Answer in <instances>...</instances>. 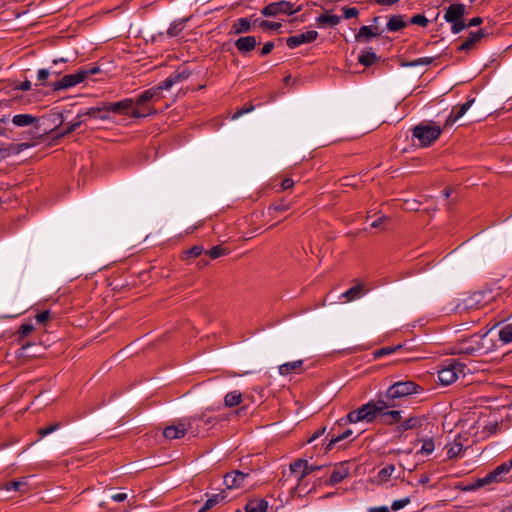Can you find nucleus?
I'll return each instance as SVG.
<instances>
[{"label":"nucleus","instance_id":"49","mask_svg":"<svg viewBox=\"0 0 512 512\" xmlns=\"http://www.w3.org/2000/svg\"><path fill=\"white\" fill-rule=\"evenodd\" d=\"M449 23L451 24V31L454 34H458L467 28V24L465 23L463 18L456 20L455 22H449Z\"/></svg>","mask_w":512,"mask_h":512},{"label":"nucleus","instance_id":"51","mask_svg":"<svg viewBox=\"0 0 512 512\" xmlns=\"http://www.w3.org/2000/svg\"><path fill=\"white\" fill-rule=\"evenodd\" d=\"M304 465H305V460L303 459H298L296 461H294L291 465H290V470L292 473H295V474H301L302 470H304Z\"/></svg>","mask_w":512,"mask_h":512},{"label":"nucleus","instance_id":"30","mask_svg":"<svg viewBox=\"0 0 512 512\" xmlns=\"http://www.w3.org/2000/svg\"><path fill=\"white\" fill-rule=\"evenodd\" d=\"M268 508V502L264 499H253L245 505L246 512H265Z\"/></svg>","mask_w":512,"mask_h":512},{"label":"nucleus","instance_id":"52","mask_svg":"<svg viewBox=\"0 0 512 512\" xmlns=\"http://www.w3.org/2000/svg\"><path fill=\"white\" fill-rule=\"evenodd\" d=\"M410 23L419 25L422 27H426L428 25L429 21L424 15L417 14V15H414L413 17H411Z\"/></svg>","mask_w":512,"mask_h":512},{"label":"nucleus","instance_id":"41","mask_svg":"<svg viewBox=\"0 0 512 512\" xmlns=\"http://www.w3.org/2000/svg\"><path fill=\"white\" fill-rule=\"evenodd\" d=\"M226 498L225 491H222L218 494H213L210 498L206 501V507L207 508H213L214 506L218 505L219 503L223 502Z\"/></svg>","mask_w":512,"mask_h":512},{"label":"nucleus","instance_id":"32","mask_svg":"<svg viewBox=\"0 0 512 512\" xmlns=\"http://www.w3.org/2000/svg\"><path fill=\"white\" fill-rule=\"evenodd\" d=\"M406 22L401 15L392 16L387 22V29L392 32L399 31L406 27Z\"/></svg>","mask_w":512,"mask_h":512},{"label":"nucleus","instance_id":"44","mask_svg":"<svg viewBox=\"0 0 512 512\" xmlns=\"http://www.w3.org/2000/svg\"><path fill=\"white\" fill-rule=\"evenodd\" d=\"M435 449L434 441L433 439H425L423 441L422 447L418 453L424 454V455H430Z\"/></svg>","mask_w":512,"mask_h":512},{"label":"nucleus","instance_id":"33","mask_svg":"<svg viewBox=\"0 0 512 512\" xmlns=\"http://www.w3.org/2000/svg\"><path fill=\"white\" fill-rule=\"evenodd\" d=\"M187 20L188 19H177L173 21L167 30V34L170 37L178 36L184 30Z\"/></svg>","mask_w":512,"mask_h":512},{"label":"nucleus","instance_id":"1","mask_svg":"<svg viewBox=\"0 0 512 512\" xmlns=\"http://www.w3.org/2000/svg\"><path fill=\"white\" fill-rule=\"evenodd\" d=\"M385 407L382 397H379L377 400H371L350 411L345 418L340 420V423H372L378 417V413L382 412Z\"/></svg>","mask_w":512,"mask_h":512},{"label":"nucleus","instance_id":"59","mask_svg":"<svg viewBox=\"0 0 512 512\" xmlns=\"http://www.w3.org/2000/svg\"><path fill=\"white\" fill-rule=\"evenodd\" d=\"M274 48V43L273 42H266L261 51H260V55L261 56H266L268 55Z\"/></svg>","mask_w":512,"mask_h":512},{"label":"nucleus","instance_id":"39","mask_svg":"<svg viewBox=\"0 0 512 512\" xmlns=\"http://www.w3.org/2000/svg\"><path fill=\"white\" fill-rule=\"evenodd\" d=\"M353 435V431L351 429H346L343 433L337 435V436H332L329 443L327 444L326 446V450H331L333 449L334 445L342 440H345L347 438H349L350 436Z\"/></svg>","mask_w":512,"mask_h":512},{"label":"nucleus","instance_id":"22","mask_svg":"<svg viewBox=\"0 0 512 512\" xmlns=\"http://www.w3.org/2000/svg\"><path fill=\"white\" fill-rule=\"evenodd\" d=\"M304 361L303 360H295L291 362L284 363L279 366V373L282 376H287L292 373L297 374L302 371Z\"/></svg>","mask_w":512,"mask_h":512},{"label":"nucleus","instance_id":"5","mask_svg":"<svg viewBox=\"0 0 512 512\" xmlns=\"http://www.w3.org/2000/svg\"><path fill=\"white\" fill-rule=\"evenodd\" d=\"M423 391V387L412 380L397 381L390 385L385 394L381 395L380 397L396 402L398 399H403L414 394H419Z\"/></svg>","mask_w":512,"mask_h":512},{"label":"nucleus","instance_id":"13","mask_svg":"<svg viewBox=\"0 0 512 512\" xmlns=\"http://www.w3.org/2000/svg\"><path fill=\"white\" fill-rule=\"evenodd\" d=\"M250 477V472L233 470L224 476V484L227 489H237L245 486V481Z\"/></svg>","mask_w":512,"mask_h":512},{"label":"nucleus","instance_id":"63","mask_svg":"<svg viewBox=\"0 0 512 512\" xmlns=\"http://www.w3.org/2000/svg\"><path fill=\"white\" fill-rule=\"evenodd\" d=\"M111 498L115 501V502H123L124 500L127 499V494L126 493H116V494H113L111 496Z\"/></svg>","mask_w":512,"mask_h":512},{"label":"nucleus","instance_id":"60","mask_svg":"<svg viewBox=\"0 0 512 512\" xmlns=\"http://www.w3.org/2000/svg\"><path fill=\"white\" fill-rule=\"evenodd\" d=\"M49 72L46 69H40L37 74V80L41 82V84L44 83V81L48 78Z\"/></svg>","mask_w":512,"mask_h":512},{"label":"nucleus","instance_id":"26","mask_svg":"<svg viewBox=\"0 0 512 512\" xmlns=\"http://www.w3.org/2000/svg\"><path fill=\"white\" fill-rule=\"evenodd\" d=\"M423 420L420 417H410L397 426V431L402 433L408 430L417 429L422 426Z\"/></svg>","mask_w":512,"mask_h":512},{"label":"nucleus","instance_id":"45","mask_svg":"<svg viewBox=\"0 0 512 512\" xmlns=\"http://www.w3.org/2000/svg\"><path fill=\"white\" fill-rule=\"evenodd\" d=\"M60 427H61V423L56 422V423L48 425L47 427L38 429V434L40 435V437H45V436L55 432L56 430H58Z\"/></svg>","mask_w":512,"mask_h":512},{"label":"nucleus","instance_id":"46","mask_svg":"<svg viewBox=\"0 0 512 512\" xmlns=\"http://www.w3.org/2000/svg\"><path fill=\"white\" fill-rule=\"evenodd\" d=\"M401 347H402L401 345L383 347L381 349L376 350L374 352V356H375V358H380L384 355H389V354L395 352L396 350L400 349Z\"/></svg>","mask_w":512,"mask_h":512},{"label":"nucleus","instance_id":"12","mask_svg":"<svg viewBox=\"0 0 512 512\" xmlns=\"http://www.w3.org/2000/svg\"><path fill=\"white\" fill-rule=\"evenodd\" d=\"M383 403L385 404V408L383 409L382 412L378 413V416H380L382 418V421L384 424L386 425H392V424H396V423H400L401 419H402V416H401V411L399 410H388L389 408H394L397 406V403L396 402H393V401H390V400H387L385 398H383Z\"/></svg>","mask_w":512,"mask_h":512},{"label":"nucleus","instance_id":"34","mask_svg":"<svg viewBox=\"0 0 512 512\" xmlns=\"http://www.w3.org/2000/svg\"><path fill=\"white\" fill-rule=\"evenodd\" d=\"M242 402V394L239 391H231L226 394L224 398V405L226 407H234Z\"/></svg>","mask_w":512,"mask_h":512},{"label":"nucleus","instance_id":"15","mask_svg":"<svg viewBox=\"0 0 512 512\" xmlns=\"http://www.w3.org/2000/svg\"><path fill=\"white\" fill-rule=\"evenodd\" d=\"M109 114L114 113L118 115H130L135 109L134 99L126 98L118 102H106Z\"/></svg>","mask_w":512,"mask_h":512},{"label":"nucleus","instance_id":"61","mask_svg":"<svg viewBox=\"0 0 512 512\" xmlns=\"http://www.w3.org/2000/svg\"><path fill=\"white\" fill-rule=\"evenodd\" d=\"M388 220V217L386 216H380L376 220H374L371 224V227L378 228L380 227L385 221Z\"/></svg>","mask_w":512,"mask_h":512},{"label":"nucleus","instance_id":"53","mask_svg":"<svg viewBox=\"0 0 512 512\" xmlns=\"http://www.w3.org/2000/svg\"><path fill=\"white\" fill-rule=\"evenodd\" d=\"M23 147H28L27 144H18L17 149L15 146H11L10 148H0V157H7L10 155V151L13 150L14 152L20 151Z\"/></svg>","mask_w":512,"mask_h":512},{"label":"nucleus","instance_id":"48","mask_svg":"<svg viewBox=\"0 0 512 512\" xmlns=\"http://www.w3.org/2000/svg\"><path fill=\"white\" fill-rule=\"evenodd\" d=\"M290 208H291L290 203H286L284 200H280V201L273 203L269 209L274 210L276 212H285V211L289 210Z\"/></svg>","mask_w":512,"mask_h":512},{"label":"nucleus","instance_id":"56","mask_svg":"<svg viewBox=\"0 0 512 512\" xmlns=\"http://www.w3.org/2000/svg\"><path fill=\"white\" fill-rule=\"evenodd\" d=\"M491 485L488 480H486V475L483 478H479L475 481V483L470 487L471 490L479 489L484 486Z\"/></svg>","mask_w":512,"mask_h":512},{"label":"nucleus","instance_id":"40","mask_svg":"<svg viewBox=\"0 0 512 512\" xmlns=\"http://www.w3.org/2000/svg\"><path fill=\"white\" fill-rule=\"evenodd\" d=\"M204 252V247L200 245H195L184 252L182 259L189 260L191 258L199 257Z\"/></svg>","mask_w":512,"mask_h":512},{"label":"nucleus","instance_id":"17","mask_svg":"<svg viewBox=\"0 0 512 512\" xmlns=\"http://www.w3.org/2000/svg\"><path fill=\"white\" fill-rule=\"evenodd\" d=\"M317 37L318 32L315 30H310L305 33L288 37L286 39V44L290 49H294L302 44L314 42Z\"/></svg>","mask_w":512,"mask_h":512},{"label":"nucleus","instance_id":"37","mask_svg":"<svg viewBox=\"0 0 512 512\" xmlns=\"http://www.w3.org/2000/svg\"><path fill=\"white\" fill-rule=\"evenodd\" d=\"M499 340L503 344H509L512 342V324H506L498 332Z\"/></svg>","mask_w":512,"mask_h":512},{"label":"nucleus","instance_id":"27","mask_svg":"<svg viewBox=\"0 0 512 512\" xmlns=\"http://www.w3.org/2000/svg\"><path fill=\"white\" fill-rule=\"evenodd\" d=\"M378 35H380V32L378 31L377 27L362 26L355 37L358 41H368L369 39Z\"/></svg>","mask_w":512,"mask_h":512},{"label":"nucleus","instance_id":"11","mask_svg":"<svg viewBox=\"0 0 512 512\" xmlns=\"http://www.w3.org/2000/svg\"><path fill=\"white\" fill-rule=\"evenodd\" d=\"M512 470V458L498 465L491 472L486 474V480L490 484L504 483L508 481V474Z\"/></svg>","mask_w":512,"mask_h":512},{"label":"nucleus","instance_id":"6","mask_svg":"<svg viewBox=\"0 0 512 512\" xmlns=\"http://www.w3.org/2000/svg\"><path fill=\"white\" fill-rule=\"evenodd\" d=\"M99 71V67L95 65L81 67L74 74L64 75L60 80L54 82L52 87L55 91L74 87L84 82L89 76L97 74Z\"/></svg>","mask_w":512,"mask_h":512},{"label":"nucleus","instance_id":"31","mask_svg":"<svg viewBox=\"0 0 512 512\" xmlns=\"http://www.w3.org/2000/svg\"><path fill=\"white\" fill-rule=\"evenodd\" d=\"M2 488L6 491H17L23 493L27 490L26 478L6 482L3 484Z\"/></svg>","mask_w":512,"mask_h":512},{"label":"nucleus","instance_id":"2","mask_svg":"<svg viewBox=\"0 0 512 512\" xmlns=\"http://www.w3.org/2000/svg\"><path fill=\"white\" fill-rule=\"evenodd\" d=\"M163 91H165V89L162 87L161 83L143 91L134 100L136 108L132 111L131 117L142 118L155 113L156 110L150 106L149 103L162 99Z\"/></svg>","mask_w":512,"mask_h":512},{"label":"nucleus","instance_id":"35","mask_svg":"<svg viewBox=\"0 0 512 512\" xmlns=\"http://www.w3.org/2000/svg\"><path fill=\"white\" fill-rule=\"evenodd\" d=\"M13 134V129L10 125V114H3L0 117V136L8 137Z\"/></svg>","mask_w":512,"mask_h":512},{"label":"nucleus","instance_id":"14","mask_svg":"<svg viewBox=\"0 0 512 512\" xmlns=\"http://www.w3.org/2000/svg\"><path fill=\"white\" fill-rule=\"evenodd\" d=\"M10 125L12 129L14 130V127L17 128H26V127H34L35 129H38L39 126V118L32 115V114H10Z\"/></svg>","mask_w":512,"mask_h":512},{"label":"nucleus","instance_id":"54","mask_svg":"<svg viewBox=\"0 0 512 512\" xmlns=\"http://www.w3.org/2000/svg\"><path fill=\"white\" fill-rule=\"evenodd\" d=\"M33 330H34V326L32 324H22L19 327L18 332H19L20 336L26 337V336L30 335Z\"/></svg>","mask_w":512,"mask_h":512},{"label":"nucleus","instance_id":"47","mask_svg":"<svg viewBox=\"0 0 512 512\" xmlns=\"http://www.w3.org/2000/svg\"><path fill=\"white\" fill-rule=\"evenodd\" d=\"M433 61H434L433 57H422V58L413 60L411 62L405 63L403 65L407 66V67H415L418 65H430L431 63H433Z\"/></svg>","mask_w":512,"mask_h":512},{"label":"nucleus","instance_id":"7","mask_svg":"<svg viewBox=\"0 0 512 512\" xmlns=\"http://www.w3.org/2000/svg\"><path fill=\"white\" fill-rule=\"evenodd\" d=\"M441 133V127L432 123H420L412 130L413 137L418 140L421 147L430 146L440 137Z\"/></svg>","mask_w":512,"mask_h":512},{"label":"nucleus","instance_id":"24","mask_svg":"<svg viewBox=\"0 0 512 512\" xmlns=\"http://www.w3.org/2000/svg\"><path fill=\"white\" fill-rule=\"evenodd\" d=\"M252 24L248 18H239L231 26L229 34L240 35L251 30Z\"/></svg>","mask_w":512,"mask_h":512},{"label":"nucleus","instance_id":"20","mask_svg":"<svg viewBox=\"0 0 512 512\" xmlns=\"http://www.w3.org/2000/svg\"><path fill=\"white\" fill-rule=\"evenodd\" d=\"M259 43L255 36H242L235 41V47L241 54L251 52Z\"/></svg>","mask_w":512,"mask_h":512},{"label":"nucleus","instance_id":"57","mask_svg":"<svg viewBox=\"0 0 512 512\" xmlns=\"http://www.w3.org/2000/svg\"><path fill=\"white\" fill-rule=\"evenodd\" d=\"M260 27H262L264 29L276 30V29H279L281 27V24L280 23H276V22H270V21L264 20V21H262L260 23Z\"/></svg>","mask_w":512,"mask_h":512},{"label":"nucleus","instance_id":"36","mask_svg":"<svg viewBox=\"0 0 512 512\" xmlns=\"http://www.w3.org/2000/svg\"><path fill=\"white\" fill-rule=\"evenodd\" d=\"M377 60V56L376 54L372 51V49H369V50H366V51H363L359 57H358V61L360 64L368 67V66H371L372 64H374Z\"/></svg>","mask_w":512,"mask_h":512},{"label":"nucleus","instance_id":"50","mask_svg":"<svg viewBox=\"0 0 512 512\" xmlns=\"http://www.w3.org/2000/svg\"><path fill=\"white\" fill-rule=\"evenodd\" d=\"M410 498L409 497H405V498H402V499H399V500H395L393 501L392 505H391V510L393 511H398L402 508H404L405 506H407L409 503H410Z\"/></svg>","mask_w":512,"mask_h":512},{"label":"nucleus","instance_id":"3","mask_svg":"<svg viewBox=\"0 0 512 512\" xmlns=\"http://www.w3.org/2000/svg\"><path fill=\"white\" fill-rule=\"evenodd\" d=\"M197 420L196 416L177 419L172 425L164 429L163 436L169 440L183 438L187 433L197 436L200 433L199 427L196 424Z\"/></svg>","mask_w":512,"mask_h":512},{"label":"nucleus","instance_id":"29","mask_svg":"<svg viewBox=\"0 0 512 512\" xmlns=\"http://www.w3.org/2000/svg\"><path fill=\"white\" fill-rule=\"evenodd\" d=\"M446 449L448 459H454L460 456L464 449L460 437L455 438L452 443H448Z\"/></svg>","mask_w":512,"mask_h":512},{"label":"nucleus","instance_id":"58","mask_svg":"<svg viewBox=\"0 0 512 512\" xmlns=\"http://www.w3.org/2000/svg\"><path fill=\"white\" fill-rule=\"evenodd\" d=\"M343 12H344V17L346 19L356 17L359 13L358 10L354 7H352V8L344 7Z\"/></svg>","mask_w":512,"mask_h":512},{"label":"nucleus","instance_id":"38","mask_svg":"<svg viewBox=\"0 0 512 512\" xmlns=\"http://www.w3.org/2000/svg\"><path fill=\"white\" fill-rule=\"evenodd\" d=\"M395 471V466L393 464H389L385 467H383L377 475L379 482H387L390 480L392 474Z\"/></svg>","mask_w":512,"mask_h":512},{"label":"nucleus","instance_id":"28","mask_svg":"<svg viewBox=\"0 0 512 512\" xmlns=\"http://www.w3.org/2000/svg\"><path fill=\"white\" fill-rule=\"evenodd\" d=\"M341 18L332 14H321L316 18V23L319 27H334L340 23Z\"/></svg>","mask_w":512,"mask_h":512},{"label":"nucleus","instance_id":"23","mask_svg":"<svg viewBox=\"0 0 512 512\" xmlns=\"http://www.w3.org/2000/svg\"><path fill=\"white\" fill-rule=\"evenodd\" d=\"M190 76V72L183 70L182 72H176L166 78L164 81L160 82L162 87L165 90H169L173 85L180 83L186 79H188Z\"/></svg>","mask_w":512,"mask_h":512},{"label":"nucleus","instance_id":"43","mask_svg":"<svg viewBox=\"0 0 512 512\" xmlns=\"http://www.w3.org/2000/svg\"><path fill=\"white\" fill-rule=\"evenodd\" d=\"M322 466H316L309 464L307 460H305L304 470H302L301 474L298 475V480H302L307 475H310L314 471L320 470Z\"/></svg>","mask_w":512,"mask_h":512},{"label":"nucleus","instance_id":"19","mask_svg":"<svg viewBox=\"0 0 512 512\" xmlns=\"http://www.w3.org/2000/svg\"><path fill=\"white\" fill-rule=\"evenodd\" d=\"M466 13V7L462 3L451 4L445 9L444 19L446 22H455L462 19Z\"/></svg>","mask_w":512,"mask_h":512},{"label":"nucleus","instance_id":"55","mask_svg":"<svg viewBox=\"0 0 512 512\" xmlns=\"http://www.w3.org/2000/svg\"><path fill=\"white\" fill-rule=\"evenodd\" d=\"M37 323L44 324L50 319V311L45 310L35 316Z\"/></svg>","mask_w":512,"mask_h":512},{"label":"nucleus","instance_id":"16","mask_svg":"<svg viewBox=\"0 0 512 512\" xmlns=\"http://www.w3.org/2000/svg\"><path fill=\"white\" fill-rule=\"evenodd\" d=\"M350 474L348 462H340L333 466L330 478L326 481V485H336L342 482Z\"/></svg>","mask_w":512,"mask_h":512},{"label":"nucleus","instance_id":"64","mask_svg":"<svg viewBox=\"0 0 512 512\" xmlns=\"http://www.w3.org/2000/svg\"><path fill=\"white\" fill-rule=\"evenodd\" d=\"M368 512H389V508L387 506L371 507Z\"/></svg>","mask_w":512,"mask_h":512},{"label":"nucleus","instance_id":"25","mask_svg":"<svg viewBox=\"0 0 512 512\" xmlns=\"http://www.w3.org/2000/svg\"><path fill=\"white\" fill-rule=\"evenodd\" d=\"M366 293L364 285L361 283L356 284L351 287L347 291H345L341 297L345 299L346 302L354 301L356 299L361 298Z\"/></svg>","mask_w":512,"mask_h":512},{"label":"nucleus","instance_id":"18","mask_svg":"<svg viewBox=\"0 0 512 512\" xmlns=\"http://www.w3.org/2000/svg\"><path fill=\"white\" fill-rule=\"evenodd\" d=\"M474 101L475 99L472 98L467 100L464 104L453 107L450 115L445 121L444 127L446 128L452 126L458 119H460L468 111V109L472 106Z\"/></svg>","mask_w":512,"mask_h":512},{"label":"nucleus","instance_id":"8","mask_svg":"<svg viewBox=\"0 0 512 512\" xmlns=\"http://www.w3.org/2000/svg\"><path fill=\"white\" fill-rule=\"evenodd\" d=\"M301 9L300 6H295V4L288 1H279L275 3H271L264 7L261 11L263 16L271 17L278 15H292L294 13L299 12Z\"/></svg>","mask_w":512,"mask_h":512},{"label":"nucleus","instance_id":"62","mask_svg":"<svg viewBox=\"0 0 512 512\" xmlns=\"http://www.w3.org/2000/svg\"><path fill=\"white\" fill-rule=\"evenodd\" d=\"M294 185V181L290 178H285L281 183L282 190H287Z\"/></svg>","mask_w":512,"mask_h":512},{"label":"nucleus","instance_id":"21","mask_svg":"<svg viewBox=\"0 0 512 512\" xmlns=\"http://www.w3.org/2000/svg\"><path fill=\"white\" fill-rule=\"evenodd\" d=\"M485 36L483 29L471 32L469 37L458 47L459 51H471L476 48L477 43Z\"/></svg>","mask_w":512,"mask_h":512},{"label":"nucleus","instance_id":"10","mask_svg":"<svg viewBox=\"0 0 512 512\" xmlns=\"http://www.w3.org/2000/svg\"><path fill=\"white\" fill-rule=\"evenodd\" d=\"M493 299L490 292L477 291L463 300L465 309H480L485 307Z\"/></svg>","mask_w":512,"mask_h":512},{"label":"nucleus","instance_id":"42","mask_svg":"<svg viewBox=\"0 0 512 512\" xmlns=\"http://www.w3.org/2000/svg\"><path fill=\"white\" fill-rule=\"evenodd\" d=\"M206 253L210 256L211 259H217L222 257L228 253L227 249L221 245H217L212 247L210 250L206 251Z\"/></svg>","mask_w":512,"mask_h":512},{"label":"nucleus","instance_id":"4","mask_svg":"<svg viewBox=\"0 0 512 512\" xmlns=\"http://www.w3.org/2000/svg\"><path fill=\"white\" fill-rule=\"evenodd\" d=\"M87 118L99 119L102 121L109 120L110 115L106 102H103L101 105L96 107H90L83 112H79L73 121L67 126V128L64 131L58 133V136H65L72 133L78 127H80Z\"/></svg>","mask_w":512,"mask_h":512},{"label":"nucleus","instance_id":"9","mask_svg":"<svg viewBox=\"0 0 512 512\" xmlns=\"http://www.w3.org/2000/svg\"><path fill=\"white\" fill-rule=\"evenodd\" d=\"M464 367L465 365L462 363L451 361L447 366L438 371L439 382L444 386L454 383L459 373H463Z\"/></svg>","mask_w":512,"mask_h":512}]
</instances>
